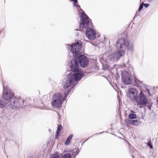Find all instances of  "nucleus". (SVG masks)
I'll return each instance as SVG.
<instances>
[{
  "label": "nucleus",
  "instance_id": "35",
  "mask_svg": "<svg viewBox=\"0 0 158 158\" xmlns=\"http://www.w3.org/2000/svg\"><path fill=\"white\" fill-rule=\"evenodd\" d=\"M156 102L157 103H158V97L157 98V100H156Z\"/></svg>",
  "mask_w": 158,
  "mask_h": 158
},
{
  "label": "nucleus",
  "instance_id": "26",
  "mask_svg": "<svg viewBox=\"0 0 158 158\" xmlns=\"http://www.w3.org/2000/svg\"><path fill=\"white\" fill-rule=\"evenodd\" d=\"M105 61V57L104 55L103 57L100 58V61L102 64H103L104 61Z\"/></svg>",
  "mask_w": 158,
  "mask_h": 158
},
{
  "label": "nucleus",
  "instance_id": "14",
  "mask_svg": "<svg viewBox=\"0 0 158 158\" xmlns=\"http://www.w3.org/2000/svg\"><path fill=\"white\" fill-rule=\"evenodd\" d=\"M78 83V82H74V83L73 84V86L71 87L70 89H68L67 90L66 92L64 94V97H63L64 99V100H65L66 99L67 97L69 95V93L71 92V90L75 88L76 85ZM72 85H73V84Z\"/></svg>",
  "mask_w": 158,
  "mask_h": 158
},
{
  "label": "nucleus",
  "instance_id": "30",
  "mask_svg": "<svg viewBox=\"0 0 158 158\" xmlns=\"http://www.w3.org/2000/svg\"><path fill=\"white\" fill-rule=\"evenodd\" d=\"M146 90L147 92L148 93V95L149 96H151V93H150V90L148 88H146Z\"/></svg>",
  "mask_w": 158,
  "mask_h": 158
},
{
  "label": "nucleus",
  "instance_id": "27",
  "mask_svg": "<svg viewBox=\"0 0 158 158\" xmlns=\"http://www.w3.org/2000/svg\"><path fill=\"white\" fill-rule=\"evenodd\" d=\"M153 104V103L152 102H150L149 103V105L147 106L148 109L149 110H151V108Z\"/></svg>",
  "mask_w": 158,
  "mask_h": 158
},
{
  "label": "nucleus",
  "instance_id": "33",
  "mask_svg": "<svg viewBox=\"0 0 158 158\" xmlns=\"http://www.w3.org/2000/svg\"><path fill=\"white\" fill-rule=\"evenodd\" d=\"M138 11H137V12H136V13L135 14V16L134 18H135V17H137L138 16V15H138Z\"/></svg>",
  "mask_w": 158,
  "mask_h": 158
},
{
  "label": "nucleus",
  "instance_id": "18",
  "mask_svg": "<svg viewBox=\"0 0 158 158\" xmlns=\"http://www.w3.org/2000/svg\"><path fill=\"white\" fill-rule=\"evenodd\" d=\"M70 1H71L73 2V3L74 4V6H76V7L77 8L78 11L79 10H82L80 8V6L79 5L77 4V3H78V1L77 0H70Z\"/></svg>",
  "mask_w": 158,
  "mask_h": 158
},
{
  "label": "nucleus",
  "instance_id": "6",
  "mask_svg": "<svg viewBox=\"0 0 158 158\" xmlns=\"http://www.w3.org/2000/svg\"><path fill=\"white\" fill-rule=\"evenodd\" d=\"M83 12L81 13L80 26L82 28H86L89 27L91 25H92V22L91 19L85 13V12L82 10Z\"/></svg>",
  "mask_w": 158,
  "mask_h": 158
},
{
  "label": "nucleus",
  "instance_id": "12",
  "mask_svg": "<svg viewBox=\"0 0 158 158\" xmlns=\"http://www.w3.org/2000/svg\"><path fill=\"white\" fill-rule=\"evenodd\" d=\"M129 94L130 99L131 100H135L138 96L137 90L133 88H129Z\"/></svg>",
  "mask_w": 158,
  "mask_h": 158
},
{
  "label": "nucleus",
  "instance_id": "25",
  "mask_svg": "<svg viewBox=\"0 0 158 158\" xmlns=\"http://www.w3.org/2000/svg\"><path fill=\"white\" fill-rule=\"evenodd\" d=\"M133 77H134V81H135V83L136 84H138L139 85V80H138V79H137L135 76H133Z\"/></svg>",
  "mask_w": 158,
  "mask_h": 158
},
{
  "label": "nucleus",
  "instance_id": "13",
  "mask_svg": "<svg viewBox=\"0 0 158 158\" xmlns=\"http://www.w3.org/2000/svg\"><path fill=\"white\" fill-rule=\"evenodd\" d=\"M78 83V82H74V83L73 84V86L71 87L70 89H68L67 90L66 92L64 94V97H63L64 99V100H65L66 99L67 97L69 95V93L71 92V90L75 88L76 85ZM72 85H73V84Z\"/></svg>",
  "mask_w": 158,
  "mask_h": 158
},
{
  "label": "nucleus",
  "instance_id": "8",
  "mask_svg": "<svg viewBox=\"0 0 158 158\" xmlns=\"http://www.w3.org/2000/svg\"><path fill=\"white\" fill-rule=\"evenodd\" d=\"M137 105H140V108L142 107V105L146 106L147 104L148 103V99L146 95L142 91L139 94L137 98L135 100Z\"/></svg>",
  "mask_w": 158,
  "mask_h": 158
},
{
  "label": "nucleus",
  "instance_id": "32",
  "mask_svg": "<svg viewBox=\"0 0 158 158\" xmlns=\"http://www.w3.org/2000/svg\"><path fill=\"white\" fill-rule=\"evenodd\" d=\"M90 138V137H89V138H88L87 139H86L85 140L84 142H82V144H81L82 145H83V144L86 141H87V140L89 139Z\"/></svg>",
  "mask_w": 158,
  "mask_h": 158
},
{
  "label": "nucleus",
  "instance_id": "29",
  "mask_svg": "<svg viewBox=\"0 0 158 158\" xmlns=\"http://www.w3.org/2000/svg\"><path fill=\"white\" fill-rule=\"evenodd\" d=\"M142 4H143V6L145 8L148 7L149 6V4L148 3H142Z\"/></svg>",
  "mask_w": 158,
  "mask_h": 158
},
{
  "label": "nucleus",
  "instance_id": "37",
  "mask_svg": "<svg viewBox=\"0 0 158 158\" xmlns=\"http://www.w3.org/2000/svg\"><path fill=\"white\" fill-rule=\"evenodd\" d=\"M132 158H134V156L133 155Z\"/></svg>",
  "mask_w": 158,
  "mask_h": 158
},
{
  "label": "nucleus",
  "instance_id": "22",
  "mask_svg": "<svg viewBox=\"0 0 158 158\" xmlns=\"http://www.w3.org/2000/svg\"><path fill=\"white\" fill-rule=\"evenodd\" d=\"M59 156L58 154H55L52 155L49 158H59Z\"/></svg>",
  "mask_w": 158,
  "mask_h": 158
},
{
  "label": "nucleus",
  "instance_id": "16",
  "mask_svg": "<svg viewBox=\"0 0 158 158\" xmlns=\"http://www.w3.org/2000/svg\"><path fill=\"white\" fill-rule=\"evenodd\" d=\"M73 136V134H71L67 138V139H66V140L64 142V144L65 145H69Z\"/></svg>",
  "mask_w": 158,
  "mask_h": 158
},
{
  "label": "nucleus",
  "instance_id": "34",
  "mask_svg": "<svg viewBox=\"0 0 158 158\" xmlns=\"http://www.w3.org/2000/svg\"><path fill=\"white\" fill-rule=\"evenodd\" d=\"M142 83H143V81H141L139 80V83L140 84H142Z\"/></svg>",
  "mask_w": 158,
  "mask_h": 158
},
{
  "label": "nucleus",
  "instance_id": "9",
  "mask_svg": "<svg viewBox=\"0 0 158 158\" xmlns=\"http://www.w3.org/2000/svg\"><path fill=\"white\" fill-rule=\"evenodd\" d=\"M14 94L10 91L9 87L7 86L5 87L3 85V94L2 97L6 101H10L11 99L14 97Z\"/></svg>",
  "mask_w": 158,
  "mask_h": 158
},
{
  "label": "nucleus",
  "instance_id": "21",
  "mask_svg": "<svg viewBox=\"0 0 158 158\" xmlns=\"http://www.w3.org/2000/svg\"><path fill=\"white\" fill-rule=\"evenodd\" d=\"M62 158H72L71 155L69 153H65L64 154Z\"/></svg>",
  "mask_w": 158,
  "mask_h": 158
},
{
  "label": "nucleus",
  "instance_id": "11",
  "mask_svg": "<svg viewBox=\"0 0 158 158\" xmlns=\"http://www.w3.org/2000/svg\"><path fill=\"white\" fill-rule=\"evenodd\" d=\"M86 36L89 40H94L96 37L95 31L91 27H87L85 31Z\"/></svg>",
  "mask_w": 158,
  "mask_h": 158
},
{
  "label": "nucleus",
  "instance_id": "15",
  "mask_svg": "<svg viewBox=\"0 0 158 158\" xmlns=\"http://www.w3.org/2000/svg\"><path fill=\"white\" fill-rule=\"evenodd\" d=\"M129 123L135 126L138 125L141 123L140 120L138 119L129 120Z\"/></svg>",
  "mask_w": 158,
  "mask_h": 158
},
{
  "label": "nucleus",
  "instance_id": "4",
  "mask_svg": "<svg viewBox=\"0 0 158 158\" xmlns=\"http://www.w3.org/2000/svg\"><path fill=\"white\" fill-rule=\"evenodd\" d=\"M117 52L113 53H110L109 52H106L104 54L105 61L108 63L110 61H116L118 60L122 56L123 52L120 51V48L116 46Z\"/></svg>",
  "mask_w": 158,
  "mask_h": 158
},
{
  "label": "nucleus",
  "instance_id": "1",
  "mask_svg": "<svg viewBox=\"0 0 158 158\" xmlns=\"http://www.w3.org/2000/svg\"><path fill=\"white\" fill-rule=\"evenodd\" d=\"M66 45L70 51L69 55L71 53V55H73V59L82 68H85L88 66L89 63L88 58L80 51L82 46V43L80 40H77L72 44H66Z\"/></svg>",
  "mask_w": 158,
  "mask_h": 158
},
{
  "label": "nucleus",
  "instance_id": "5",
  "mask_svg": "<svg viewBox=\"0 0 158 158\" xmlns=\"http://www.w3.org/2000/svg\"><path fill=\"white\" fill-rule=\"evenodd\" d=\"M24 101L20 98H17L15 97L11 99V101L7 103V108L8 109L17 110V108H20L23 103Z\"/></svg>",
  "mask_w": 158,
  "mask_h": 158
},
{
  "label": "nucleus",
  "instance_id": "40",
  "mask_svg": "<svg viewBox=\"0 0 158 158\" xmlns=\"http://www.w3.org/2000/svg\"><path fill=\"white\" fill-rule=\"evenodd\" d=\"M144 158H145L144 157Z\"/></svg>",
  "mask_w": 158,
  "mask_h": 158
},
{
  "label": "nucleus",
  "instance_id": "10",
  "mask_svg": "<svg viewBox=\"0 0 158 158\" xmlns=\"http://www.w3.org/2000/svg\"><path fill=\"white\" fill-rule=\"evenodd\" d=\"M122 82L125 85H130L132 83L131 75L126 71L123 72L121 74Z\"/></svg>",
  "mask_w": 158,
  "mask_h": 158
},
{
  "label": "nucleus",
  "instance_id": "24",
  "mask_svg": "<svg viewBox=\"0 0 158 158\" xmlns=\"http://www.w3.org/2000/svg\"><path fill=\"white\" fill-rule=\"evenodd\" d=\"M142 4H143L142 3L140 5L138 9V11H139V12L141 11V10L143 8V5Z\"/></svg>",
  "mask_w": 158,
  "mask_h": 158
},
{
  "label": "nucleus",
  "instance_id": "19",
  "mask_svg": "<svg viewBox=\"0 0 158 158\" xmlns=\"http://www.w3.org/2000/svg\"><path fill=\"white\" fill-rule=\"evenodd\" d=\"M7 103L6 104L3 100L0 99V108H3L6 106V107H7Z\"/></svg>",
  "mask_w": 158,
  "mask_h": 158
},
{
  "label": "nucleus",
  "instance_id": "38",
  "mask_svg": "<svg viewBox=\"0 0 158 158\" xmlns=\"http://www.w3.org/2000/svg\"><path fill=\"white\" fill-rule=\"evenodd\" d=\"M157 104H158V103H157Z\"/></svg>",
  "mask_w": 158,
  "mask_h": 158
},
{
  "label": "nucleus",
  "instance_id": "20",
  "mask_svg": "<svg viewBox=\"0 0 158 158\" xmlns=\"http://www.w3.org/2000/svg\"><path fill=\"white\" fill-rule=\"evenodd\" d=\"M136 115L134 113H131L128 115V118L129 119H132L136 118Z\"/></svg>",
  "mask_w": 158,
  "mask_h": 158
},
{
  "label": "nucleus",
  "instance_id": "39",
  "mask_svg": "<svg viewBox=\"0 0 158 158\" xmlns=\"http://www.w3.org/2000/svg\"><path fill=\"white\" fill-rule=\"evenodd\" d=\"M157 135H158V132L157 133Z\"/></svg>",
  "mask_w": 158,
  "mask_h": 158
},
{
  "label": "nucleus",
  "instance_id": "31",
  "mask_svg": "<svg viewBox=\"0 0 158 158\" xmlns=\"http://www.w3.org/2000/svg\"><path fill=\"white\" fill-rule=\"evenodd\" d=\"M104 132H100L99 133H96V134H95L94 135H99V134H102V133H103Z\"/></svg>",
  "mask_w": 158,
  "mask_h": 158
},
{
  "label": "nucleus",
  "instance_id": "2",
  "mask_svg": "<svg viewBox=\"0 0 158 158\" xmlns=\"http://www.w3.org/2000/svg\"><path fill=\"white\" fill-rule=\"evenodd\" d=\"M79 64L74 59L72 60L70 63V70L73 73H70L68 75L67 79L65 82L63 88L67 89L74 82H78L84 76L83 72L79 69Z\"/></svg>",
  "mask_w": 158,
  "mask_h": 158
},
{
  "label": "nucleus",
  "instance_id": "36",
  "mask_svg": "<svg viewBox=\"0 0 158 158\" xmlns=\"http://www.w3.org/2000/svg\"><path fill=\"white\" fill-rule=\"evenodd\" d=\"M75 30H77V31H80L79 30H78L77 29H76Z\"/></svg>",
  "mask_w": 158,
  "mask_h": 158
},
{
  "label": "nucleus",
  "instance_id": "17",
  "mask_svg": "<svg viewBox=\"0 0 158 158\" xmlns=\"http://www.w3.org/2000/svg\"><path fill=\"white\" fill-rule=\"evenodd\" d=\"M62 128V126L60 125L58 126L56 132V136L55 139H56L59 137L60 135V132L61 131Z\"/></svg>",
  "mask_w": 158,
  "mask_h": 158
},
{
  "label": "nucleus",
  "instance_id": "23",
  "mask_svg": "<svg viewBox=\"0 0 158 158\" xmlns=\"http://www.w3.org/2000/svg\"><path fill=\"white\" fill-rule=\"evenodd\" d=\"M79 152V150L78 149H77L75 152H74L73 153V155L74 154L75 155L74 156V158H75V157L76 156L78 155Z\"/></svg>",
  "mask_w": 158,
  "mask_h": 158
},
{
  "label": "nucleus",
  "instance_id": "3",
  "mask_svg": "<svg viewBox=\"0 0 158 158\" xmlns=\"http://www.w3.org/2000/svg\"><path fill=\"white\" fill-rule=\"evenodd\" d=\"M116 46H117L119 48H120V51L122 52V56L124 55L125 53L126 48H127L128 51L132 52L134 50V44L132 43H130V41L124 38H121L117 42Z\"/></svg>",
  "mask_w": 158,
  "mask_h": 158
},
{
  "label": "nucleus",
  "instance_id": "28",
  "mask_svg": "<svg viewBox=\"0 0 158 158\" xmlns=\"http://www.w3.org/2000/svg\"><path fill=\"white\" fill-rule=\"evenodd\" d=\"M148 146L151 148H152L153 147L152 145L151 142H148Z\"/></svg>",
  "mask_w": 158,
  "mask_h": 158
},
{
  "label": "nucleus",
  "instance_id": "7",
  "mask_svg": "<svg viewBox=\"0 0 158 158\" xmlns=\"http://www.w3.org/2000/svg\"><path fill=\"white\" fill-rule=\"evenodd\" d=\"M52 105L53 107L57 108L61 107L63 102L64 101L62 96L60 93L55 94L52 97Z\"/></svg>",
  "mask_w": 158,
  "mask_h": 158
}]
</instances>
